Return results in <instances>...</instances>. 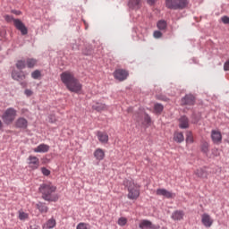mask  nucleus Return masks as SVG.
I'll return each instance as SVG.
<instances>
[{
	"instance_id": "f257e3e1",
	"label": "nucleus",
	"mask_w": 229,
	"mask_h": 229,
	"mask_svg": "<svg viewBox=\"0 0 229 229\" xmlns=\"http://www.w3.org/2000/svg\"><path fill=\"white\" fill-rule=\"evenodd\" d=\"M61 81L66 87L67 90L70 92H74V94H80L83 89V85L80 82V80L76 78L74 72L71 71L63 72L60 74Z\"/></svg>"
},
{
	"instance_id": "f03ea898",
	"label": "nucleus",
	"mask_w": 229,
	"mask_h": 229,
	"mask_svg": "<svg viewBox=\"0 0 229 229\" xmlns=\"http://www.w3.org/2000/svg\"><path fill=\"white\" fill-rule=\"evenodd\" d=\"M39 192L45 201H58V195L55 194L56 187L51 182L42 183L39 186Z\"/></svg>"
},
{
	"instance_id": "7ed1b4c3",
	"label": "nucleus",
	"mask_w": 229,
	"mask_h": 229,
	"mask_svg": "<svg viewBox=\"0 0 229 229\" xmlns=\"http://www.w3.org/2000/svg\"><path fill=\"white\" fill-rule=\"evenodd\" d=\"M123 185L127 187L128 194L127 198L129 199H137L140 196V185L135 183L131 180H125Z\"/></svg>"
},
{
	"instance_id": "20e7f679",
	"label": "nucleus",
	"mask_w": 229,
	"mask_h": 229,
	"mask_svg": "<svg viewBox=\"0 0 229 229\" xmlns=\"http://www.w3.org/2000/svg\"><path fill=\"white\" fill-rule=\"evenodd\" d=\"M188 4L189 0H165V6L169 10H183Z\"/></svg>"
},
{
	"instance_id": "39448f33",
	"label": "nucleus",
	"mask_w": 229,
	"mask_h": 229,
	"mask_svg": "<svg viewBox=\"0 0 229 229\" xmlns=\"http://www.w3.org/2000/svg\"><path fill=\"white\" fill-rule=\"evenodd\" d=\"M1 117L4 124L8 126L15 121V118L17 117V110L13 107H9L4 112Z\"/></svg>"
},
{
	"instance_id": "423d86ee",
	"label": "nucleus",
	"mask_w": 229,
	"mask_h": 229,
	"mask_svg": "<svg viewBox=\"0 0 229 229\" xmlns=\"http://www.w3.org/2000/svg\"><path fill=\"white\" fill-rule=\"evenodd\" d=\"M113 76L118 81H124L130 76V73L126 70L117 69L114 72Z\"/></svg>"
},
{
	"instance_id": "0eeeda50",
	"label": "nucleus",
	"mask_w": 229,
	"mask_h": 229,
	"mask_svg": "<svg viewBox=\"0 0 229 229\" xmlns=\"http://www.w3.org/2000/svg\"><path fill=\"white\" fill-rule=\"evenodd\" d=\"M27 164L32 171L38 169L40 167V159L35 156H29L27 158Z\"/></svg>"
},
{
	"instance_id": "6e6552de",
	"label": "nucleus",
	"mask_w": 229,
	"mask_h": 229,
	"mask_svg": "<svg viewBox=\"0 0 229 229\" xmlns=\"http://www.w3.org/2000/svg\"><path fill=\"white\" fill-rule=\"evenodd\" d=\"M201 223L206 228H210L214 225V219H212L210 215L204 213L201 215Z\"/></svg>"
},
{
	"instance_id": "1a4fd4ad",
	"label": "nucleus",
	"mask_w": 229,
	"mask_h": 229,
	"mask_svg": "<svg viewBox=\"0 0 229 229\" xmlns=\"http://www.w3.org/2000/svg\"><path fill=\"white\" fill-rule=\"evenodd\" d=\"M13 24L15 28L18 29L19 31H21V35H28V28H26V25H24V23L21 20H13Z\"/></svg>"
},
{
	"instance_id": "9d476101",
	"label": "nucleus",
	"mask_w": 229,
	"mask_h": 229,
	"mask_svg": "<svg viewBox=\"0 0 229 229\" xmlns=\"http://www.w3.org/2000/svg\"><path fill=\"white\" fill-rule=\"evenodd\" d=\"M157 196H164V198H167V199H171L176 196V194L165 190V189H157L156 191Z\"/></svg>"
},
{
	"instance_id": "9b49d317",
	"label": "nucleus",
	"mask_w": 229,
	"mask_h": 229,
	"mask_svg": "<svg viewBox=\"0 0 229 229\" xmlns=\"http://www.w3.org/2000/svg\"><path fill=\"white\" fill-rule=\"evenodd\" d=\"M11 76L13 80H15L16 81H22L26 80V75L24 74V72L22 71H17V70H13Z\"/></svg>"
},
{
	"instance_id": "f8f14e48",
	"label": "nucleus",
	"mask_w": 229,
	"mask_h": 229,
	"mask_svg": "<svg viewBox=\"0 0 229 229\" xmlns=\"http://www.w3.org/2000/svg\"><path fill=\"white\" fill-rule=\"evenodd\" d=\"M15 128H21L26 130L28 128V120L24 117H20L15 121Z\"/></svg>"
},
{
	"instance_id": "ddd939ff",
	"label": "nucleus",
	"mask_w": 229,
	"mask_h": 229,
	"mask_svg": "<svg viewBox=\"0 0 229 229\" xmlns=\"http://www.w3.org/2000/svg\"><path fill=\"white\" fill-rule=\"evenodd\" d=\"M211 139L215 144H221V142L223 140V136L221 135V131H211Z\"/></svg>"
},
{
	"instance_id": "4468645a",
	"label": "nucleus",
	"mask_w": 229,
	"mask_h": 229,
	"mask_svg": "<svg viewBox=\"0 0 229 229\" xmlns=\"http://www.w3.org/2000/svg\"><path fill=\"white\" fill-rule=\"evenodd\" d=\"M196 103V98L189 94L186 95L184 98H182V105H189L190 106Z\"/></svg>"
},
{
	"instance_id": "2eb2a0df",
	"label": "nucleus",
	"mask_w": 229,
	"mask_h": 229,
	"mask_svg": "<svg viewBox=\"0 0 229 229\" xmlns=\"http://www.w3.org/2000/svg\"><path fill=\"white\" fill-rule=\"evenodd\" d=\"M185 216V213L182 210H175L172 214V219L174 221H182Z\"/></svg>"
},
{
	"instance_id": "dca6fc26",
	"label": "nucleus",
	"mask_w": 229,
	"mask_h": 229,
	"mask_svg": "<svg viewBox=\"0 0 229 229\" xmlns=\"http://www.w3.org/2000/svg\"><path fill=\"white\" fill-rule=\"evenodd\" d=\"M34 153H47L49 151V145L44 143L39 144L37 148L33 149Z\"/></svg>"
},
{
	"instance_id": "f3484780",
	"label": "nucleus",
	"mask_w": 229,
	"mask_h": 229,
	"mask_svg": "<svg viewBox=\"0 0 229 229\" xmlns=\"http://www.w3.org/2000/svg\"><path fill=\"white\" fill-rule=\"evenodd\" d=\"M56 226V220L55 218L48 219L43 225V229H52Z\"/></svg>"
},
{
	"instance_id": "a211bd4d",
	"label": "nucleus",
	"mask_w": 229,
	"mask_h": 229,
	"mask_svg": "<svg viewBox=\"0 0 229 229\" xmlns=\"http://www.w3.org/2000/svg\"><path fill=\"white\" fill-rule=\"evenodd\" d=\"M96 160L101 161L105 158V150L103 148H97L94 152Z\"/></svg>"
},
{
	"instance_id": "6ab92c4d",
	"label": "nucleus",
	"mask_w": 229,
	"mask_h": 229,
	"mask_svg": "<svg viewBox=\"0 0 229 229\" xmlns=\"http://www.w3.org/2000/svg\"><path fill=\"white\" fill-rule=\"evenodd\" d=\"M179 128L186 129L189 128V118L186 116H182L179 119Z\"/></svg>"
},
{
	"instance_id": "aec40b11",
	"label": "nucleus",
	"mask_w": 229,
	"mask_h": 229,
	"mask_svg": "<svg viewBox=\"0 0 229 229\" xmlns=\"http://www.w3.org/2000/svg\"><path fill=\"white\" fill-rule=\"evenodd\" d=\"M174 142H177L178 144H181V142H183V140H185L183 132L175 131L174 133Z\"/></svg>"
},
{
	"instance_id": "412c9836",
	"label": "nucleus",
	"mask_w": 229,
	"mask_h": 229,
	"mask_svg": "<svg viewBox=\"0 0 229 229\" xmlns=\"http://www.w3.org/2000/svg\"><path fill=\"white\" fill-rule=\"evenodd\" d=\"M97 136L99 142H101L102 144H106V142H108V134H106V132L98 131Z\"/></svg>"
},
{
	"instance_id": "4be33fe9",
	"label": "nucleus",
	"mask_w": 229,
	"mask_h": 229,
	"mask_svg": "<svg viewBox=\"0 0 229 229\" xmlns=\"http://www.w3.org/2000/svg\"><path fill=\"white\" fill-rule=\"evenodd\" d=\"M92 108L97 112H105V110H108V106L103 103H97L92 106Z\"/></svg>"
},
{
	"instance_id": "5701e85b",
	"label": "nucleus",
	"mask_w": 229,
	"mask_h": 229,
	"mask_svg": "<svg viewBox=\"0 0 229 229\" xmlns=\"http://www.w3.org/2000/svg\"><path fill=\"white\" fill-rule=\"evenodd\" d=\"M140 229H151V228H153V224L151 223V221L142 220L140 223Z\"/></svg>"
},
{
	"instance_id": "b1692460",
	"label": "nucleus",
	"mask_w": 229,
	"mask_h": 229,
	"mask_svg": "<svg viewBox=\"0 0 229 229\" xmlns=\"http://www.w3.org/2000/svg\"><path fill=\"white\" fill-rule=\"evenodd\" d=\"M25 63L29 69H33L37 65L38 61L35 58H27Z\"/></svg>"
},
{
	"instance_id": "393cba45",
	"label": "nucleus",
	"mask_w": 229,
	"mask_h": 229,
	"mask_svg": "<svg viewBox=\"0 0 229 229\" xmlns=\"http://www.w3.org/2000/svg\"><path fill=\"white\" fill-rule=\"evenodd\" d=\"M194 174H195L198 178H208L207 171L203 170L202 168L197 169V170L194 172Z\"/></svg>"
},
{
	"instance_id": "a878e982",
	"label": "nucleus",
	"mask_w": 229,
	"mask_h": 229,
	"mask_svg": "<svg viewBox=\"0 0 229 229\" xmlns=\"http://www.w3.org/2000/svg\"><path fill=\"white\" fill-rule=\"evenodd\" d=\"M37 208L38 210H39V212H41V214H47L48 208L47 206H46V204L39 202L38 204H37Z\"/></svg>"
},
{
	"instance_id": "bb28decb",
	"label": "nucleus",
	"mask_w": 229,
	"mask_h": 229,
	"mask_svg": "<svg viewBox=\"0 0 229 229\" xmlns=\"http://www.w3.org/2000/svg\"><path fill=\"white\" fill-rule=\"evenodd\" d=\"M186 142L187 144H192L194 142V135L191 131H186Z\"/></svg>"
},
{
	"instance_id": "cd10ccee",
	"label": "nucleus",
	"mask_w": 229,
	"mask_h": 229,
	"mask_svg": "<svg viewBox=\"0 0 229 229\" xmlns=\"http://www.w3.org/2000/svg\"><path fill=\"white\" fill-rule=\"evenodd\" d=\"M18 214H19L18 217L20 221H26V219H29L30 217V215L22 210H20Z\"/></svg>"
},
{
	"instance_id": "c85d7f7f",
	"label": "nucleus",
	"mask_w": 229,
	"mask_h": 229,
	"mask_svg": "<svg viewBox=\"0 0 229 229\" xmlns=\"http://www.w3.org/2000/svg\"><path fill=\"white\" fill-rule=\"evenodd\" d=\"M16 68L19 69V71H22V69H26V61L25 60H18L16 62Z\"/></svg>"
},
{
	"instance_id": "c756f323",
	"label": "nucleus",
	"mask_w": 229,
	"mask_h": 229,
	"mask_svg": "<svg viewBox=\"0 0 229 229\" xmlns=\"http://www.w3.org/2000/svg\"><path fill=\"white\" fill-rule=\"evenodd\" d=\"M154 110L157 114H162L164 111V106H162V104H156L154 106Z\"/></svg>"
},
{
	"instance_id": "7c9ffc66",
	"label": "nucleus",
	"mask_w": 229,
	"mask_h": 229,
	"mask_svg": "<svg viewBox=\"0 0 229 229\" xmlns=\"http://www.w3.org/2000/svg\"><path fill=\"white\" fill-rule=\"evenodd\" d=\"M158 30H165L167 28V22L165 21H159L157 22Z\"/></svg>"
},
{
	"instance_id": "2f4dec72",
	"label": "nucleus",
	"mask_w": 229,
	"mask_h": 229,
	"mask_svg": "<svg viewBox=\"0 0 229 229\" xmlns=\"http://www.w3.org/2000/svg\"><path fill=\"white\" fill-rule=\"evenodd\" d=\"M140 4V0H130L129 6L130 8H135V6H139Z\"/></svg>"
},
{
	"instance_id": "473e14b6",
	"label": "nucleus",
	"mask_w": 229,
	"mask_h": 229,
	"mask_svg": "<svg viewBox=\"0 0 229 229\" xmlns=\"http://www.w3.org/2000/svg\"><path fill=\"white\" fill-rule=\"evenodd\" d=\"M40 76H42V73L38 70H36V71L32 72V73H31V78H33V80H38V78H40Z\"/></svg>"
},
{
	"instance_id": "72a5a7b5",
	"label": "nucleus",
	"mask_w": 229,
	"mask_h": 229,
	"mask_svg": "<svg viewBox=\"0 0 229 229\" xmlns=\"http://www.w3.org/2000/svg\"><path fill=\"white\" fill-rule=\"evenodd\" d=\"M76 229H89V224L87 223H79Z\"/></svg>"
},
{
	"instance_id": "f704fd0d",
	"label": "nucleus",
	"mask_w": 229,
	"mask_h": 229,
	"mask_svg": "<svg viewBox=\"0 0 229 229\" xmlns=\"http://www.w3.org/2000/svg\"><path fill=\"white\" fill-rule=\"evenodd\" d=\"M203 153H208V142H203L201 145Z\"/></svg>"
},
{
	"instance_id": "c9c22d12",
	"label": "nucleus",
	"mask_w": 229,
	"mask_h": 229,
	"mask_svg": "<svg viewBox=\"0 0 229 229\" xmlns=\"http://www.w3.org/2000/svg\"><path fill=\"white\" fill-rule=\"evenodd\" d=\"M128 223V220L124 217H121L118 219V225L120 226H124Z\"/></svg>"
},
{
	"instance_id": "e433bc0d",
	"label": "nucleus",
	"mask_w": 229,
	"mask_h": 229,
	"mask_svg": "<svg viewBox=\"0 0 229 229\" xmlns=\"http://www.w3.org/2000/svg\"><path fill=\"white\" fill-rule=\"evenodd\" d=\"M4 18L6 22H13V21L16 20V19H13V16L8 15V14L4 15Z\"/></svg>"
},
{
	"instance_id": "4c0bfd02",
	"label": "nucleus",
	"mask_w": 229,
	"mask_h": 229,
	"mask_svg": "<svg viewBox=\"0 0 229 229\" xmlns=\"http://www.w3.org/2000/svg\"><path fill=\"white\" fill-rule=\"evenodd\" d=\"M41 173L44 174V176H49V174H51V171L46 167L41 168Z\"/></svg>"
},
{
	"instance_id": "58836bf2",
	"label": "nucleus",
	"mask_w": 229,
	"mask_h": 229,
	"mask_svg": "<svg viewBox=\"0 0 229 229\" xmlns=\"http://www.w3.org/2000/svg\"><path fill=\"white\" fill-rule=\"evenodd\" d=\"M24 94L27 98H30V96H33V91L31 89H25Z\"/></svg>"
},
{
	"instance_id": "ea45409f",
	"label": "nucleus",
	"mask_w": 229,
	"mask_h": 229,
	"mask_svg": "<svg viewBox=\"0 0 229 229\" xmlns=\"http://www.w3.org/2000/svg\"><path fill=\"white\" fill-rule=\"evenodd\" d=\"M153 35L155 38H160L162 37V32H160L159 30H156L154 31Z\"/></svg>"
},
{
	"instance_id": "a19ab883",
	"label": "nucleus",
	"mask_w": 229,
	"mask_h": 229,
	"mask_svg": "<svg viewBox=\"0 0 229 229\" xmlns=\"http://www.w3.org/2000/svg\"><path fill=\"white\" fill-rule=\"evenodd\" d=\"M221 21L224 24H229V17L228 16H224L221 18Z\"/></svg>"
},
{
	"instance_id": "79ce46f5",
	"label": "nucleus",
	"mask_w": 229,
	"mask_h": 229,
	"mask_svg": "<svg viewBox=\"0 0 229 229\" xmlns=\"http://www.w3.org/2000/svg\"><path fill=\"white\" fill-rule=\"evenodd\" d=\"M224 71H229V61H226L224 64Z\"/></svg>"
},
{
	"instance_id": "37998d69",
	"label": "nucleus",
	"mask_w": 229,
	"mask_h": 229,
	"mask_svg": "<svg viewBox=\"0 0 229 229\" xmlns=\"http://www.w3.org/2000/svg\"><path fill=\"white\" fill-rule=\"evenodd\" d=\"M157 1H158V0H147V3L150 6H153V4H155V3H157Z\"/></svg>"
},
{
	"instance_id": "c03bdc74",
	"label": "nucleus",
	"mask_w": 229,
	"mask_h": 229,
	"mask_svg": "<svg viewBox=\"0 0 229 229\" xmlns=\"http://www.w3.org/2000/svg\"><path fill=\"white\" fill-rule=\"evenodd\" d=\"M145 122L147 123V124H149V123H151V118L149 117V115H145Z\"/></svg>"
},
{
	"instance_id": "a18cd8bd",
	"label": "nucleus",
	"mask_w": 229,
	"mask_h": 229,
	"mask_svg": "<svg viewBox=\"0 0 229 229\" xmlns=\"http://www.w3.org/2000/svg\"><path fill=\"white\" fill-rule=\"evenodd\" d=\"M49 122L50 123H55L56 122V118L55 117V115H50Z\"/></svg>"
},
{
	"instance_id": "49530a36",
	"label": "nucleus",
	"mask_w": 229,
	"mask_h": 229,
	"mask_svg": "<svg viewBox=\"0 0 229 229\" xmlns=\"http://www.w3.org/2000/svg\"><path fill=\"white\" fill-rule=\"evenodd\" d=\"M127 112H128V114H131V112H133V107H129L127 109Z\"/></svg>"
},
{
	"instance_id": "de8ad7c7",
	"label": "nucleus",
	"mask_w": 229,
	"mask_h": 229,
	"mask_svg": "<svg viewBox=\"0 0 229 229\" xmlns=\"http://www.w3.org/2000/svg\"><path fill=\"white\" fill-rule=\"evenodd\" d=\"M133 117H134V119H136V121H138V122L140 121V118H139V116L137 114H134Z\"/></svg>"
},
{
	"instance_id": "09e8293b",
	"label": "nucleus",
	"mask_w": 229,
	"mask_h": 229,
	"mask_svg": "<svg viewBox=\"0 0 229 229\" xmlns=\"http://www.w3.org/2000/svg\"><path fill=\"white\" fill-rule=\"evenodd\" d=\"M4 126V124L3 123V121L0 120V130H3Z\"/></svg>"
},
{
	"instance_id": "8fccbe9b",
	"label": "nucleus",
	"mask_w": 229,
	"mask_h": 229,
	"mask_svg": "<svg viewBox=\"0 0 229 229\" xmlns=\"http://www.w3.org/2000/svg\"><path fill=\"white\" fill-rule=\"evenodd\" d=\"M14 13H16V15H19L21 12H15Z\"/></svg>"
}]
</instances>
